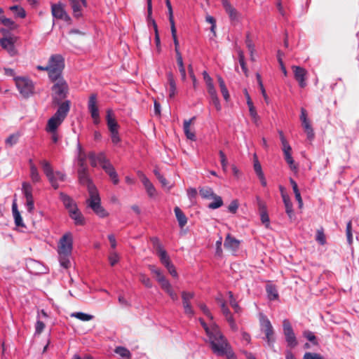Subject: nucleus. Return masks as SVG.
Instances as JSON below:
<instances>
[{"mask_svg":"<svg viewBox=\"0 0 359 359\" xmlns=\"http://www.w3.org/2000/svg\"><path fill=\"white\" fill-rule=\"evenodd\" d=\"M208 341L214 353L223 356L232 351L231 347L219 328H215L213 332L209 334Z\"/></svg>","mask_w":359,"mask_h":359,"instance_id":"obj_1","label":"nucleus"},{"mask_svg":"<svg viewBox=\"0 0 359 359\" xmlns=\"http://www.w3.org/2000/svg\"><path fill=\"white\" fill-rule=\"evenodd\" d=\"M71 102L66 100L59 105L54 115L48 121L46 126L47 132L57 131V128L62 124L70 109Z\"/></svg>","mask_w":359,"mask_h":359,"instance_id":"obj_2","label":"nucleus"},{"mask_svg":"<svg viewBox=\"0 0 359 359\" xmlns=\"http://www.w3.org/2000/svg\"><path fill=\"white\" fill-rule=\"evenodd\" d=\"M48 77L50 80H57L62 78V71L65 68V59L60 54L52 55L48 62Z\"/></svg>","mask_w":359,"mask_h":359,"instance_id":"obj_3","label":"nucleus"},{"mask_svg":"<svg viewBox=\"0 0 359 359\" xmlns=\"http://www.w3.org/2000/svg\"><path fill=\"white\" fill-rule=\"evenodd\" d=\"M86 203L100 217L104 218L109 215L107 210L101 205V199L96 188H90L89 198L87 199Z\"/></svg>","mask_w":359,"mask_h":359,"instance_id":"obj_4","label":"nucleus"},{"mask_svg":"<svg viewBox=\"0 0 359 359\" xmlns=\"http://www.w3.org/2000/svg\"><path fill=\"white\" fill-rule=\"evenodd\" d=\"M51 81L54 83L52 87L53 102L60 105V102L67 95L69 90L68 85L63 77L57 80H51Z\"/></svg>","mask_w":359,"mask_h":359,"instance_id":"obj_5","label":"nucleus"},{"mask_svg":"<svg viewBox=\"0 0 359 359\" xmlns=\"http://www.w3.org/2000/svg\"><path fill=\"white\" fill-rule=\"evenodd\" d=\"M283 329L287 346L291 348L295 347L298 344V342L291 323L288 319H284L283 320Z\"/></svg>","mask_w":359,"mask_h":359,"instance_id":"obj_6","label":"nucleus"},{"mask_svg":"<svg viewBox=\"0 0 359 359\" xmlns=\"http://www.w3.org/2000/svg\"><path fill=\"white\" fill-rule=\"evenodd\" d=\"M15 83L20 94L24 97H29L33 93L34 86L31 80L25 78H18L16 79Z\"/></svg>","mask_w":359,"mask_h":359,"instance_id":"obj_7","label":"nucleus"},{"mask_svg":"<svg viewBox=\"0 0 359 359\" xmlns=\"http://www.w3.org/2000/svg\"><path fill=\"white\" fill-rule=\"evenodd\" d=\"M72 250V236L70 233H65L60 240L59 255H70Z\"/></svg>","mask_w":359,"mask_h":359,"instance_id":"obj_8","label":"nucleus"},{"mask_svg":"<svg viewBox=\"0 0 359 359\" xmlns=\"http://www.w3.org/2000/svg\"><path fill=\"white\" fill-rule=\"evenodd\" d=\"M88 109L92 118L93 119V123L97 125L100 123V119L99 110L97 105V95L95 93H93L90 95L88 103Z\"/></svg>","mask_w":359,"mask_h":359,"instance_id":"obj_9","label":"nucleus"},{"mask_svg":"<svg viewBox=\"0 0 359 359\" xmlns=\"http://www.w3.org/2000/svg\"><path fill=\"white\" fill-rule=\"evenodd\" d=\"M292 69L294 74V79L298 82L299 86L302 88L306 86L307 71L300 66L293 65Z\"/></svg>","mask_w":359,"mask_h":359,"instance_id":"obj_10","label":"nucleus"},{"mask_svg":"<svg viewBox=\"0 0 359 359\" xmlns=\"http://www.w3.org/2000/svg\"><path fill=\"white\" fill-rule=\"evenodd\" d=\"M41 165L42 166V169L43 172L48 177L50 183L54 189H57L59 187L58 183L56 182V178L55 177V174L53 172V170L50 164V163L46 160L41 161Z\"/></svg>","mask_w":359,"mask_h":359,"instance_id":"obj_11","label":"nucleus"},{"mask_svg":"<svg viewBox=\"0 0 359 359\" xmlns=\"http://www.w3.org/2000/svg\"><path fill=\"white\" fill-rule=\"evenodd\" d=\"M222 4L231 21L233 23L238 22L240 20L241 14L231 4L230 1L229 0H222Z\"/></svg>","mask_w":359,"mask_h":359,"instance_id":"obj_12","label":"nucleus"},{"mask_svg":"<svg viewBox=\"0 0 359 359\" xmlns=\"http://www.w3.org/2000/svg\"><path fill=\"white\" fill-rule=\"evenodd\" d=\"M16 41L17 38L15 36L4 37L0 39V45L4 49L8 51L10 55L13 56L17 53L14 45Z\"/></svg>","mask_w":359,"mask_h":359,"instance_id":"obj_13","label":"nucleus"},{"mask_svg":"<svg viewBox=\"0 0 359 359\" xmlns=\"http://www.w3.org/2000/svg\"><path fill=\"white\" fill-rule=\"evenodd\" d=\"M194 297V293L183 291L182 292V305L185 314L192 316L194 311L191 305V300Z\"/></svg>","mask_w":359,"mask_h":359,"instance_id":"obj_14","label":"nucleus"},{"mask_svg":"<svg viewBox=\"0 0 359 359\" xmlns=\"http://www.w3.org/2000/svg\"><path fill=\"white\" fill-rule=\"evenodd\" d=\"M51 13L53 16L55 18L64 20L65 21H69L70 20L69 16L65 10L64 6L60 3L52 4Z\"/></svg>","mask_w":359,"mask_h":359,"instance_id":"obj_15","label":"nucleus"},{"mask_svg":"<svg viewBox=\"0 0 359 359\" xmlns=\"http://www.w3.org/2000/svg\"><path fill=\"white\" fill-rule=\"evenodd\" d=\"M78 178L81 184L87 186L88 193H90V188H96L89 178L88 167L78 169Z\"/></svg>","mask_w":359,"mask_h":359,"instance_id":"obj_16","label":"nucleus"},{"mask_svg":"<svg viewBox=\"0 0 359 359\" xmlns=\"http://www.w3.org/2000/svg\"><path fill=\"white\" fill-rule=\"evenodd\" d=\"M264 333L268 345L273 348L275 342L274 331L270 320L267 318L264 320Z\"/></svg>","mask_w":359,"mask_h":359,"instance_id":"obj_17","label":"nucleus"},{"mask_svg":"<svg viewBox=\"0 0 359 359\" xmlns=\"http://www.w3.org/2000/svg\"><path fill=\"white\" fill-rule=\"evenodd\" d=\"M257 203L261 221L266 228H269L270 219L267 212L266 205L259 198H257Z\"/></svg>","mask_w":359,"mask_h":359,"instance_id":"obj_18","label":"nucleus"},{"mask_svg":"<svg viewBox=\"0 0 359 359\" xmlns=\"http://www.w3.org/2000/svg\"><path fill=\"white\" fill-rule=\"evenodd\" d=\"M139 177L140 178L142 184H144L148 195L150 197H153L156 195V189L152 184V183L149 181V180L147 177V176L143 174L142 172L139 171L137 172Z\"/></svg>","mask_w":359,"mask_h":359,"instance_id":"obj_19","label":"nucleus"},{"mask_svg":"<svg viewBox=\"0 0 359 359\" xmlns=\"http://www.w3.org/2000/svg\"><path fill=\"white\" fill-rule=\"evenodd\" d=\"M240 245V241L235 238L232 237L230 234H228L225 238L224 245V247L231 250L236 251Z\"/></svg>","mask_w":359,"mask_h":359,"instance_id":"obj_20","label":"nucleus"},{"mask_svg":"<svg viewBox=\"0 0 359 359\" xmlns=\"http://www.w3.org/2000/svg\"><path fill=\"white\" fill-rule=\"evenodd\" d=\"M106 118L109 131L118 130L119 126L114 116L113 111L111 109H107Z\"/></svg>","mask_w":359,"mask_h":359,"instance_id":"obj_21","label":"nucleus"},{"mask_svg":"<svg viewBox=\"0 0 359 359\" xmlns=\"http://www.w3.org/2000/svg\"><path fill=\"white\" fill-rule=\"evenodd\" d=\"M284 158L287 164L289 165L290 169L293 171L297 170V166L294 163V161L292 156V147H289V149H287L286 148H282Z\"/></svg>","mask_w":359,"mask_h":359,"instance_id":"obj_22","label":"nucleus"},{"mask_svg":"<svg viewBox=\"0 0 359 359\" xmlns=\"http://www.w3.org/2000/svg\"><path fill=\"white\" fill-rule=\"evenodd\" d=\"M195 119L196 116H193L189 120H184L183 123V129L184 134L186 137L191 140H196L195 133L194 132H191L190 130V126L194 121Z\"/></svg>","mask_w":359,"mask_h":359,"instance_id":"obj_23","label":"nucleus"},{"mask_svg":"<svg viewBox=\"0 0 359 359\" xmlns=\"http://www.w3.org/2000/svg\"><path fill=\"white\" fill-rule=\"evenodd\" d=\"M60 198L62 201L65 207L68 210V212H70V210H75L76 208H77V205L74 202L73 199L68 195L61 192L60 194Z\"/></svg>","mask_w":359,"mask_h":359,"instance_id":"obj_24","label":"nucleus"},{"mask_svg":"<svg viewBox=\"0 0 359 359\" xmlns=\"http://www.w3.org/2000/svg\"><path fill=\"white\" fill-rule=\"evenodd\" d=\"M167 79L168 83L169 86L168 92H169V97L173 98L177 93V87L176 83L174 79V76L172 72L167 73Z\"/></svg>","mask_w":359,"mask_h":359,"instance_id":"obj_25","label":"nucleus"},{"mask_svg":"<svg viewBox=\"0 0 359 359\" xmlns=\"http://www.w3.org/2000/svg\"><path fill=\"white\" fill-rule=\"evenodd\" d=\"M69 214V217L74 221L76 225H83L85 224V219L78 208H76L75 210H70Z\"/></svg>","mask_w":359,"mask_h":359,"instance_id":"obj_26","label":"nucleus"},{"mask_svg":"<svg viewBox=\"0 0 359 359\" xmlns=\"http://www.w3.org/2000/svg\"><path fill=\"white\" fill-rule=\"evenodd\" d=\"M102 169L109 176L114 184H117L119 182L117 172L115 170L114 165L110 163L105 166H103Z\"/></svg>","mask_w":359,"mask_h":359,"instance_id":"obj_27","label":"nucleus"},{"mask_svg":"<svg viewBox=\"0 0 359 359\" xmlns=\"http://www.w3.org/2000/svg\"><path fill=\"white\" fill-rule=\"evenodd\" d=\"M283 201L285 208V212L288 215L290 220H292L294 218V213L292 208V203L288 196L283 194Z\"/></svg>","mask_w":359,"mask_h":359,"instance_id":"obj_28","label":"nucleus"},{"mask_svg":"<svg viewBox=\"0 0 359 359\" xmlns=\"http://www.w3.org/2000/svg\"><path fill=\"white\" fill-rule=\"evenodd\" d=\"M12 212H13V217L15 219V225L17 226H24L22 218L20 215V212L18 210V205L16 203V200H14V201L12 204Z\"/></svg>","mask_w":359,"mask_h":359,"instance_id":"obj_29","label":"nucleus"},{"mask_svg":"<svg viewBox=\"0 0 359 359\" xmlns=\"http://www.w3.org/2000/svg\"><path fill=\"white\" fill-rule=\"evenodd\" d=\"M174 212L179 223V226L181 228H183L187 223V217L178 206H176L174 208Z\"/></svg>","mask_w":359,"mask_h":359,"instance_id":"obj_30","label":"nucleus"},{"mask_svg":"<svg viewBox=\"0 0 359 359\" xmlns=\"http://www.w3.org/2000/svg\"><path fill=\"white\" fill-rule=\"evenodd\" d=\"M290 184H291V185L292 187V189H293V191H294V196H295V198H296V200L298 202L299 208H302V206H303V201H302V196H301V194H300V191L299 190L297 184V182L292 178L290 179Z\"/></svg>","mask_w":359,"mask_h":359,"instance_id":"obj_31","label":"nucleus"},{"mask_svg":"<svg viewBox=\"0 0 359 359\" xmlns=\"http://www.w3.org/2000/svg\"><path fill=\"white\" fill-rule=\"evenodd\" d=\"M302 125L304 132L306 133L308 139L310 140H313L315 135L310 121L309 120L303 121L302 122Z\"/></svg>","mask_w":359,"mask_h":359,"instance_id":"obj_32","label":"nucleus"},{"mask_svg":"<svg viewBox=\"0 0 359 359\" xmlns=\"http://www.w3.org/2000/svg\"><path fill=\"white\" fill-rule=\"evenodd\" d=\"M154 173L156 178L158 180L160 183L161 184L162 187L169 190L171 188V185H170V182L160 173L159 170L155 169L154 170Z\"/></svg>","mask_w":359,"mask_h":359,"instance_id":"obj_33","label":"nucleus"},{"mask_svg":"<svg viewBox=\"0 0 359 359\" xmlns=\"http://www.w3.org/2000/svg\"><path fill=\"white\" fill-rule=\"evenodd\" d=\"M170 30H171L173 42L175 44V50L176 56L181 55L182 54L179 50V41H178L177 36V29L175 27V25L170 26Z\"/></svg>","mask_w":359,"mask_h":359,"instance_id":"obj_34","label":"nucleus"},{"mask_svg":"<svg viewBox=\"0 0 359 359\" xmlns=\"http://www.w3.org/2000/svg\"><path fill=\"white\" fill-rule=\"evenodd\" d=\"M199 194L203 198L206 199L212 198L213 196H215V194L214 193L212 189L208 187L201 188L199 189Z\"/></svg>","mask_w":359,"mask_h":359,"instance_id":"obj_35","label":"nucleus"},{"mask_svg":"<svg viewBox=\"0 0 359 359\" xmlns=\"http://www.w3.org/2000/svg\"><path fill=\"white\" fill-rule=\"evenodd\" d=\"M266 290L270 300H276L278 298V293L276 287L273 285H267Z\"/></svg>","mask_w":359,"mask_h":359,"instance_id":"obj_36","label":"nucleus"},{"mask_svg":"<svg viewBox=\"0 0 359 359\" xmlns=\"http://www.w3.org/2000/svg\"><path fill=\"white\" fill-rule=\"evenodd\" d=\"M30 163V177L33 182H39L41 180L39 173L36 167L32 163V160L29 161Z\"/></svg>","mask_w":359,"mask_h":359,"instance_id":"obj_37","label":"nucleus"},{"mask_svg":"<svg viewBox=\"0 0 359 359\" xmlns=\"http://www.w3.org/2000/svg\"><path fill=\"white\" fill-rule=\"evenodd\" d=\"M79 155H78V165L79 168H87L86 164V155L85 152L83 151L80 144H79Z\"/></svg>","mask_w":359,"mask_h":359,"instance_id":"obj_38","label":"nucleus"},{"mask_svg":"<svg viewBox=\"0 0 359 359\" xmlns=\"http://www.w3.org/2000/svg\"><path fill=\"white\" fill-rule=\"evenodd\" d=\"M10 10L13 11L15 17L25 18L26 17V12L25 9L19 6L15 5L10 7Z\"/></svg>","mask_w":359,"mask_h":359,"instance_id":"obj_39","label":"nucleus"},{"mask_svg":"<svg viewBox=\"0 0 359 359\" xmlns=\"http://www.w3.org/2000/svg\"><path fill=\"white\" fill-rule=\"evenodd\" d=\"M0 22L4 26L8 27L11 29H14L18 27L13 20H12L10 18H6L4 15L0 16Z\"/></svg>","mask_w":359,"mask_h":359,"instance_id":"obj_40","label":"nucleus"},{"mask_svg":"<svg viewBox=\"0 0 359 359\" xmlns=\"http://www.w3.org/2000/svg\"><path fill=\"white\" fill-rule=\"evenodd\" d=\"M71 317L76 318L81 321H89L93 318V316L82 312H75L71 314Z\"/></svg>","mask_w":359,"mask_h":359,"instance_id":"obj_41","label":"nucleus"},{"mask_svg":"<svg viewBox=\"0 0 359 359\" xmlns=\"http://www.w3.org/2000/svg\"><path fill=\"white\" fill-rule=\"evenodd\" d=\"M176 57H177V65L179 67V71L181 74L182 80L184 81L186 79V70H185V68L184 66L182 56V55H177V56H176Z\"/></svg>","mask_w":359,"mask_h":359,"instance_id":"obj_42","label":"nucleus"},{"mask_svg":"<svg viewBox=\"0 0 359 359\" xmlns=\"http://www.w3.org/2000/svg\"><path fill=\"white\" fill-rule=\"evenodd\" d=\"M70 5L73 11L74 16L77 18H80L81 16V8L79 1L76 0L71 3Z\"/></svg>","mask_w":359,"mask_h":359,"instance_id":"obj_43","label":"nucleus"},{"mask_svg":"<svg viewBox=\"0 0 359 359\" xmlns=\"http://www.w3.org/2000/svg\"><path fill=\"white\" fill-rule=\"evenodd\" d=\"M22 191H23V194H24L26 199L33 198L32 187L29 183H28V182L22 183Z\"/></svg>","mask_w":359,"mask_h":359,"instance_id":"obj_44","label":"nucleus"},{"mask_svg":"<svg viewBox=\"0 0 359 359\" xmlns=\"http://www.w3.org/2000/svg\"><path fill=\"white\" fill-rule=\"evenodd\" d=\"M114 352L117 354H118L120 356L124 358H130L131 356V354L130 351L125 347L123 346H117Z\"/></svg>","mask_w":359,"mask_h":359,"instance_id":"obj_45","label":"nucleus"},{"mask_svg":"<svg viewBox=\"0 0 359 359\" xmlns=\"http://www.w3.org/2000/svg\"><path fill=\"white\" fill-rule=\"evenodd\" d=\"M212 198L214 199L215 201L209 203L208 208L210 209H217L223 205V201L220 196L215 194V196H213Z\"/></svg>","mask_w":359,"mask_h":359,"instance_id":"obj_46","label":"nucleus"},{"mask_svg":"<svg viewBox=\"0 0 359 359\" xmlns=\"http://www.w3.org/2000/svg\"><path fill=\"white\" fill-rule=\"evenodd\" d=\"M199 321L203 327L204 328L208 336L213 332V330H215V328H219V327L215 323H213L212 324L210 325V327H208V325L204 321V320H203L202 318H200Z\"/></svg>","mask_w":359,"mask_h":359,"instance_id":"obj_47","label":"nucleus"},{"mask_svg":"<svg viewBox=\"0 0 359 359\" xmlns=\"http://www.w3.org/2000/svg\"><path fill=\"white\" fill-rule=\"evenodd\" d=\"M238 53L239 63L241 67V69L243 71V72L245 73V74L246 76H248V68L246 66V63L245 62L244 53L241 50H238Z\"/></svg>","mask_w":359,"mask_h":359,"instance_id":"obj_48","label":"nucleus"},{"mask_svg":"<svg viewBox=\"0 0 359 359\" xmlns=\"http://www.w3.org/2000/svg\"><path fill=\"white\" fill-rule=\"evenodd\" d=\"M316 240L322 245L326 243V238L323 227L317 230Z\"/></svg>","mask_w":359,"mask_h":359,"instance_id":"obj_49","label":"nucleus"},{"mask_svg":"<svg viewBox=\"0 0 359 359\" xmlns=\"http://www.w3.org/2000/svg\"><path fill=\"white\" fill-rule=\"evenodd\" d=\"M346 234L349 245L353 243L352 222L349 221L346 224Z\"/></svg>","mask_w":359,"mask_h":359,"instance_id":"obj_50","label":"nucleus"},{"mask_svg":"<svg viewBox=\"0 0 359 359\" xmlns=\"http://www.w3.org/2000/svg\"><path fill=\"white\" fill-rule=\"evenodd\" d=\"M248 107H249L250 115L253 122L257 125L258 121L259 120V116L257 113V111H256V109H255L254 104L248 106Z\"/></svg>","mask_w":359,"mask_h":359,"instance_id":"obj_51","label":"nucleus"},{"mask_svg":"<svg viewBox=\"0 0 359 359\" xmlns=\"http://www.w3.org/2000/svg\"><path fill=\"white\" fill-rule=\"evenodd\" d=\"M228 294L229 296L230 304H231V307L234 309V311L236 313H239L241 311V307L239 306L238 304L234 299L232 292L229 291L228 292Z\"/></svg>","mask_w":359,"mask_h":359,"instance_id":"obj_52","label":"nucleus"},{"mask_svg":"<svg viewBox=\"0 0 359 359\" xmlns=\"http://www.w3.org/2000/svg\"><path fill=\"white\" fill-rule=\"evenodd\" d=\"M158 257L160 258L161 262L162 264H163L165 266L170 264L172 262H170V257L168 255L166 251H162L161 254L158 255Z\"/></svg>","mask_w":359,"mask_h":359,"instance_id":"obj_53","label":"nucleus"},{"mask_svg":"<svg viewBox=\"0 0 359 359\" xmlns=\"http://www.w3.org/2000/svg\"><path fill=\"white\" fill-rule=\"evenodd\" d=\"M97 162L101 165L102 168L111 163L104 153L98 154L97 155Z\"/></svg>","mask_w":359,"mask_h":359,"instance_id":"obj_54","label":"nucleus"},{"mask_svg":"<svg viewBox=\"0 0 359 359\" xmlns=\"http://www.w3.org/2000/svg\"><path fill=\"white\" fill-rule=\"evenodd\" d=\"M165 4H166V6H167L168 11V18H169V22H170V26L175 25V20H174V17H173V11H172V8L171 3H170V0H165Z\"/></svg>","mask_w":359,"mask_h":359,"instance_id":"obj_55","label":"nucleus"},{"mask_svg":"<svg viewBox=\"0 0 359 359\" xmlns=\"http://www.w3.org/2000/svg\"><path fill=\"white\" fill-rule=\"evenodd\" d=\"M254 170L258 177H262V174H264L262 172L261 164L259 163L256 155H255Z\"/></svg>","mask_w":359,"mask_h":359,"instance_id":"obj_56","label":"nucleus"},{"mask_svg":"<svg viewBox=\"0 0 359 359\" xmlns=\"http://www.w3.org/2000/svg\"><path fill=\"white\" fill-rule=\"evenodd\" d=\"M303 359H325L320 353L306 352L303 356Z\"/></svg>","mask_w":359,"mask_h":359,"instance_id":"obj_57","label":"nucleus"},{"mask_svg":"<svg viewBox=\"0 0 359 359\" xmlns=\"http://www.w3.org/2000/svg\"><path fill=\"white\" fill-rule=\"evenodd\" d=\"M140 280L147 287L151 288L152 287V283L150 278L146 275L141 273L140 275Z\"/></svg>","mask_w":359,"mask_h":359,"instance_id":"obj_58","label":"nucleus"},{"mask_svg":"<svg viewBox=\"0 0 359 359\" xmlns=\"http://www.w3.org/2000/svg\"><path fill=\"white\" fill-rule=\"evenodd\" d=\"M60 255V262L61 266H62L65 269H68L70 266V262L69 259V255Z\"/></svg>","mask_w":359,"mask_h":359,"instance_id":"obj_59","label":"nucleus"},{"mask_svg":"<svg viewBox=\"0 0 359 359\" xmlns=\"http://www.w3.org/2000/svg\"><path fill=\"white\" fill-rule=\"evenodd\" d=\"M219 157H220V161H221L222 169L224 172H226L227 170V165H228L226 156L225 154L222 150L219 151Z\"/></svg>","mask_w":359,"mask_h":359,"instance_id":"obj_60","label":"nucleus"},{"mask_svg":"<svg viewBox=\"0 0 359 359\" xmlns=\"http://www.w3.org/2000/svg\"><path fill=\"white\" fill-rule=\"evenodd\" d=\"M304 336L311 342H312L314 345L318 344V341L316 340V336L311 331H304Z\"/></svg>","mask_w":359,"mask_h":359,"instance_id":"obj_61","label":"nucleus"},{"mask_svg":"<svg viewBox=\"0 0 359 359\" xmlns=\"http://www.w3.org/2000/svg\"><path fill=\"white\" fill-rule=\"evenodd\" d=\"M109 261L111 266H114L119 261V256L116 252H111L109 255Z\"/></svg>","mask_w":359,"mask_h":359,"instance_id":"obj_62","label":"nucleus"},{"mask_svg":"<svg viewBox=\"0 0 359 359\" xmlns=\"http://www.w3.org/2000/svg\"><path fill=\"white\" fill-rule=\"evenodd\" d=\"M158 283L160 284L161 288L165 291L166 292L167 290H170V288H172V286L170 285V283H169V281L165 278V277H164L163 278L159 280V281H158Z\"/></svg>","mask_w":359,"mask_h":359,"instance_id":"obj_63","label":"nucleus"},{"mask_svg":"<svg viewBox=\"0 0 359 359\" xmlns=\"http://www.w3.org/2000/svg\"><path fill=\"white\" fill-rule=\"evenodd\" d=\"M198 306L208 318H210L211 320H213V316L212 313H210V310L205 304H199Z\"/></svg>","mask_w":359,"mask_h":359,"instance_id":"obj_64","label":"nucleus"}]
</instances>
